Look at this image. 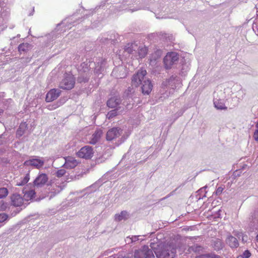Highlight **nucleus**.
I'll return each mask as SVG.
<instances>
[{
	"label": "nucleus",
	"instance_id": "obj_1",
	"mask_svg": "<svg viewBox=\"0 0 258 258\" xmlns=\"http://www.w3.org/2000/svg\"><path fill=\"white\" fill-rule=\"evenodd\" d=\"M147 75V72L143 69L139 70L136 74H135L132 79V85L133 86L138 87L142 84V93L144 94L148 95L151 92L153 85L150 80L149 79L144 80V77Z\"/></svg>",
	"mask_w": 258,
	"mask_h": 258
},
{
	"label": "nucleus",
	"instance_id": "obj_2",
	"mask_svg": "<svg viewBox=\"0 0 258 258\" xmlns=\"http://www.w3.org/2000/svg\"><path fill=\"white\" fill-rule=\"evenodd\" d=\"M155 253L158 258H174L176 248L171 244H162L158 245Z\"/></svg>",
	"mask_w": 258,
	"mask_h": 258
},
{
	"label": "nucleus",
	"instance_id": "obj_3",
	"mask_svg": "<svg viewBox=\"0 0 258 258\" xmlns=\"http://www.w3.org/2000/svg\"><path fill=\"white\" fill-rule=\"evenodd\" d=\"M135 258H154L152 250L148 246L144 245L140 249L136 250L134 254Z\"/></svg>",
	"mask_w": 258,
	"mask_h": 258
},
{
	"label": "nucleus",
	"instance_id": "obj_4",
	"mask_svg": "<svg viewBox=\"0 0 258 258\" xmlns=\"http://www.w3.org/2000/svg\"><path fill=\"white\" fill-rule=\"evenodd\" d=\"M93 148L89 146H86L81 148L77 153V155L81 158L90 159L93 157Z\"/></svg>",
	"mask_w": 258,
	"mask_h": 258
},
{
	"label": "nucleus",
	"instance_id": "obj_5",
	"mask_svg": "<svg viewBox=\"0 0 258 258\" xmlns=\"http://www.w3.org/2000/svg\"><path fill=\"white\" fill-rule=\"evenodd\" d=\"M75 83L74 77L71 75H68L61 82L60 88L63 89L70 90L74 88Z\"/></svg>",
	"mask_w": 258,
	"mask_h": 258
},
{
	"label": "nucleus",
	"instance_id": "obj_6",
	"mask_svg": "<svg viewBox=\"0 0 258 258\" xmlns=\"http://www.w3.org/2000/svg\"><path fill=\"white\" fill-rule=\"evenodd\" d=\"M178 59V56L175 52L168 53L164 58V63L167 69H170L174 62Z\"/></svg>",
	"mask_w": 258,
	"mask_h": 258
},
{
	"label": "nucleus",
	"instance_id": "obj_7",
	"mask_svg": "<svg viewBox=\"0 0 258 258\" xmlns=\"http://www.w3.org/2000/svg\"><path fill=\"white\" fill-rule=\"evenodd\" d=\"M60 90L57 89H51L46 95L45 101L47 102H50L56 99L60 95Z\"/></svg>",
	"mask_w": 258,
	"mask_h": 258
},
{
	"label": "nucleus",
	"instance_id": "obj_8",
	"mask_svg": "<svg viewBox=\"0 0 258 258\" xmlns=\"http://www.w3.org/2000/svg\"><path fill=\"white\" fill-rule=\"evenodd\" d=\"M65 163L64 166L66 168L73 169L76 167L79 164V161L74 157L68 156L64 158Z\"/></svg>",
	"mask_w": 258,
	"mask_h": 258
},
{
	"label": "nucleus",
	"instance_id": "obj_9",
	"mask_svg": "<svg viewBox=\"0 0 258 258\" xmlns=\"http://www.w3.org/2000/svg\"><path fill=\"white\" fill-rule=\"evenodd\" d=\"M120 128L118 127H113L109 130L106 133V140L111 141L120 135Z\"/></svg>",
	"mask_w": 258,
	"mask_h": 258
},
{
	"label": "nucleus",
	"instance_id": "obj_10",
	"mask_svg": "<svg viewBox=\"0 0 258 258\" xmlns=\"http://www.w3.org/2000/svg\"><path fill=\"white\" fill-rule=\"evenodd\" d=\"M25 165L34 166L37 169H39L44 165V161L39 159H32L26 161Z\"/></svg>",
	"mask_w": 258,
	"mask_h": 258
},
{
	"label": "nucleus",
	"instance_id": "obj_11",
	"mask_svg": "<svg viewBox=\"0 0 258 258\" xmlns=\"http://www.w3.org/2000/svg\"><path fill=\"white\" fill-rule=\"evenodd\" d=\"M47 175L45 173L40 174L34 181V185L40 186L45 184L48 180Z\"/></svg>",
	"mask_w": 258,
	"mask_h": 258
},
{
	"label": "nucleus",
	"instance_id": "obj_12",
	"mask_svg": "<svg viewBox=\"0 0 258 258\" xmlns=\"http://www.w3.org/2000/svg\"><path fill=\"white\" fill-rule=\"evenodd\" d=\"M102 135V131L101 130H96L95 133L92 136L91 139L89 141L90 144L93 145L95 144L100 140Z\"/></svg>",
	"mask_w": 258,
	"mask_h": 258
},
{
	"label": "nucleus",
	"instance_id": "obj_13",
	"mask_svg": "<svg viewBox=\"0 0 258 258\" xmlns=\"http://www.w3.org/2000/svg\"><path fill=\"white\" fill-rule=\"evenodd\" d=\"M12 204L15 207L21 206L23 203V199L18 194H14L12 196Z\"/></svg>",
	"mask_w": 258,
	"mask_h": 258
},
{
	"label": "nucleus",
	"instance_id": "obj_14",
	"mask_svg": "<svg viewBox=\"0 0 258 258\" xmlns=\"http://www.w3.org/2000/svg\"><path fill=\"white\" fill-rule=\"evenodd\" d=\"M228 243L230 247L232 248H236L239 245V243L237 239L232 236H229L227 238V243Z\"/></svg>",
	"mask_w": 258,
	"mask_h": 258
},
{
	"label": "nucleus",
	"instance_id": "obj_15",
	"mask_svg": "<svg viewBox=\"0 0 258 258\" xmlns=\"http://www.w3.org/2000/svg\"><path fill=\"white\" fill-rule=\"evenodd\" d=\"M119 99L116 97H112L107 102V106L110 108H115L119 104Z\"/></svg>",
	"mask_w": 258,
	"mask_h": 258
},
{
	"label": "nucleus",
	"instance_id": "obj_16",
	"mask_svg": "<svg viewBox=\"0 0 258 258\" xmlns=\"http://www.w3.org/2000/svg\"><path fill=\"white\" fill-rule=\"evenodd\" d=\"M24 198L26 201H29L32 200L35 197V191L34 190L31 189L28 191H24Z\"/></svg>",
	"mask_w": 258,
	"mask_h": 258
},
{
	"label": "nucleus",
	"instance_id": "obj_17",
	"mask_svg": "<svg viewBox=\"0 0 258 258\" xmlns=\"http://www.w3.org/2000/svg\"><path fill=\"white\" fill-rule=\"evenodd\" d=\"M27 124L26 122L22 123L20 124L19 127L17 131V136L19 137L22 136L27 128Z\"/></svg>",
	"mask_w": 258,
	"mask_h": 258
},
{
	"label": "nucleus",
	"instance_id": "obj_18",
	"mask_svg": "<svg viewBox=\"0 0 258 258\" xmlns=\"http://www.w3.org/2000/svg\"><path fill=\"white\" fill-rule=\"evenodd\" d=\"M214 103L215 107L218 109H224L225 108L224 102L221 100L215 99Z\"/></svg>",
	"mask_w": 258,
	"mask_h": 258
},
{
	"label": "nucleus",
	"instance_id": "obj_19",
	"mask_svg": "<svg viewBox=\"0 0 258 258\" xmlns=\"http://www.w3.org/2000/svg\"><path fill=\"white\" fill-rule=\"evenodd\" d=\"M148 49L145 46L140 47L138 50V55L140 58H144L147 54Z\"/></svg>",
	"mask_w": 258,
	"mask_h": 258
},
{
	"label": "nucleus",
	"instance_id": "obj_20",
	"mask_svg": "<svg viewBox=\"0 0 258 258\" xmlns=\"http://www.w3.org/2000/svg\"><path fill=\"white\" fill-rule=\"evenodd\" d=\"M127 212L125 211H122L120 214H116L115 216V219L116 221H120L123 219H125L127 217Z\"/></svg>",
	"mask_w": 258,
	"mask_h": 258
},
{
	"label": "nucleus",
	"instance_id": "obj_21",
	"mask_svg": "<svg viewBox=\"0 0 258 258\" xmlns=\"http://www.w3.org/2000/svg\"><path fill=\"white\" fill-rule=\"evenodd\" d=\"M117 109H114L110 111L107 114L108 119H111L118 115Z\"/></svg>",
	"mask_w": 258,
	"mask_h": 258
},
{
	"label": "nucleus",
	"instance_id": "obj_22",
	"mask_svg": "<svg viewBox=\"0 0 258 258\" xmlns=\"http://www.w3.org/2000/svg\"><path fill=\"white\" fill-rule=\"evenodd\" d=\"M8 195L7 188L5 187L0 188V199L6 198Z\"/></svg>",
	"mask_w": 258,
	"mask_h": 258
},
{
	"label": "nucleus",
	"instance_id": "obj_23",
	"mask_svg": "<svg viewBox=\"0 0 258 258\" xmlns=\"http://www.w3.org/2000/svg\"><path fill=\"white\" fill-rule=\"evenodd\" d=\"M29 174H27L21 182L17 183V185L21 186L26 184L29 180Z\"/></svg>",
	"mask_w": 258,
	"mask_h": 258
},
{
	"label": "nucleus",
	"instance_id": "obj_24",
	"mask_svg": "<svg viewBox=\"0 0 258 258\" xmlns=\"http://www.w3.org/2000/svg\"><path fill=\"white\" fill-rule=\"evenodd\" d=\"M29 47V44L22 43L19 45L18 49L19 51H25L28 50Z\"/></svg>",
	"mask_w": 258,
	"mask_h": 258
},
{
	"label": "nucleus",
	"instance_id": "obj_25",
	"mask_svg": "<svg viewBox=\"0 0 258 258\" xmlns=\"http://www.w3.org/2000/svg\"><path fill=\"white\" fill-rule=\"evenodd\" d=\"M250 220V222L252 223L254 225L258 223V219L255 213L252 214V215L251 216Z\"/></svg>",
	"mask_w": 258,
	"mask_h": 258
},
{
	"label": "nucleus",
	"instance_id": "obj_26",
	"mask_svg": "<svg viewBox=\"0 0 258 258\" xmlns=\"http://www.w3.org/2000/svg\"><path fill=\"white\" fill-rule=\"evenodd\" d=\"M66 173V171L64 169H61L59 170H58L56 172V176L57 177H61L62 176H63Z\"/></svg>",
	"mask_w": 258,
	"mask_h": 258
},
{
	"label": "nucleus",
	"instance_id": "obj_27",
	"mask_svg": "<svg viewBox=\"0 0 258 258\" xmlns=\"http://www.w3.org/2000/svg\"><path fill=\"white\" fill-rule=\"evenodd\" d=\"M8 216L5 213L0 214V223L3 222L7 220Z\"/></svg>",
	"mask_w": 258,
	"mask_h": 258
},
{
	"label": "nucleus",
	"instance_id": "obj_28",
	"mask_svg": "<svg viewBox=\"0 0 258 258\" xmlns=\"http://www.w3.org/2000/svg\"><path fill=\"white\" fill-rule=\"evenodd\" d=\"M134 44H128L127 45L130 46H128V47H126V48L125 49V50L128 53H131L133 52V48L134 47Z\"/></svg>",
	"mask_w": 258,
	"mask_h": 258
},
{
	"label": "nucleus",
	"instance_id": "obj_29",
	"mask_svg": "<svg viewBox=\"0 0 258 258\" xmlns=\"http://www.w3.org/2000/svg\"><path fill=\"white\" fill-rule=\"evenodd\" d=\"M251 256V253L248 250H245L242 254L243 258H249Z\"/></svg>",
	"mask_w": 258,
	"mask_h": 258
},
{
	"label": "nucleus",
	"instance_id": "obj_30",
	"mask_svg": "<svg viewBox=\"0 0 258 258\" xmlns=\"http://www.w3.org/2000/svg\"><path fill=\"white\" fill-rule=\"evenodd\" d=\"M253 137L256 141H258V130H256L254 131Z\"/></svg>",
	"mask_w": 258,
	"mask_h": 258
},
{
	"label": "nucleus",
	"instance_id": "obj_31",
	"mask_svg": "<svg viewBox=\"0 0 258 258\" xmlns=\"http://www.w3.org/2000/svg\"><path fill=\"white\" fill-rule=\"evenodd\" d=\"M223 190V188H222V187H219L217 189V190H216V195H220V194L222 193V192Z\"/></svg>",
	"mask_w": 258,
	"mask_h": 258
},
{
	"label": "nucleus",
	"instance_id": "obj_32",
	"mask_svg": "<svg viewBox=\"0 0 258 258\" xmlns=\"http://www.w3.org/2000/svg\"><path fill=\"white\" fill-rule=\"evenodd\" d=\"M209 255L208 254H203L198 256L196 257V258H209Z\"/></svg>",
	"mask_w": 258,
	"mask_h": 258
},
{
	"label": "nucleus",
	"instance_id": "obj_33",
	"mask_svg": "<svg viewBox=\"0 0 258 258\" xmlns=\"http://www.w3.org/2000/svg\"><path fill=\"white\" fill-rule=\"evenodd\" d=\"M209 258H219L218 256H211L209 255Z\"/></svg>",
	"mask_w": 258,
	"mask_h": 258
},
{
	"label": "nucleus",
	"instance_id": "obj_34",
	"mask_svg": "<svg viewBox=\"0 0 258 258\" xmlns=\"http://www.w3.org/2000/svg\"><path fill=\"white\" fill-rule=\"evenodd\" d=\"M255 127L256 128V130H258V121H257V122L255 124Z\"/></svg>",
	"mask_w": 258,
	"mask_h": 258
},
{
	"label": "nucleus",
	"instance_id": "obj_35",
	"mask_svg": "<svg viewBox=\"0 0 258 258\" xmlns=\"http://www.w3.org/2000/svg\"><path fill=\"white\" fill-rule=\"evenodd\" d=\"M238 171H236L235 172H234V176H236V172H237Z\"/></svg>",
	"mask_w": 258,
	"mask_h": 258
},
{
	"label": "nucleus",
	"instance_id": "obj_36",
	"mask_svg": "<svg viewBox=\"0 0 258 258\" xmlns=\"http://www.w3.org/2000/svg\"><path fill=\"white\" fill-rule=\"evenodd\" d=\"M256 238L258 240V235L256 236Z\"/></svg>",
	"mask_w": 258,
	"mask_h": 258
},
{
	"label": "nucleus",
	"instance_id": "obj_37",
	"mask_svg": "<svg viewBox=\"0 0 258 258\" xmlns=\"http://www.w3.org/2000/svg\"><path fill=\"white\" fill-rule=\"evenodd\" d=\"M3 112L2 111L0 110V113H1V112Z\"/></svg>",
	"mask_w": 258,
	"mask_h": 258
}]
</instances>
